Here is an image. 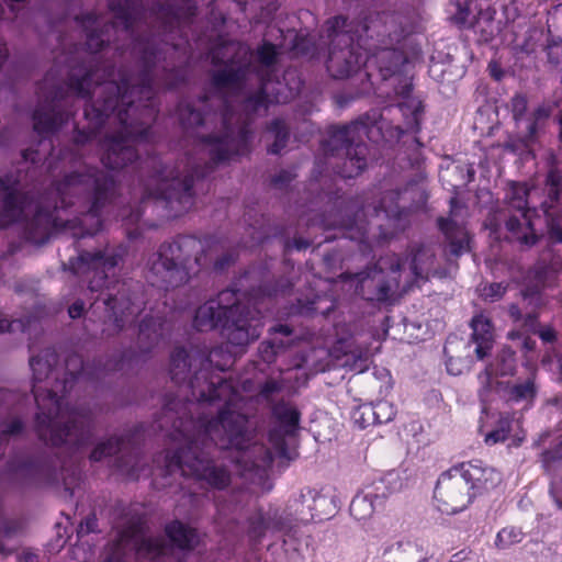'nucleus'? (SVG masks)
<instances>
[{
	"label": "nucleus",
	"instance_id": "1",
	"mask_svg": "<svg viewBox=\"0 0 562 562\" xmlns=\"http://www.w3.org/2000/svg\"><path fill=\"white\" fill-rule=\"evenodd\" d=\"M211 55L220 66L212 75L213 91L178 104L180 124L207 159L188 155L170 166L157 156L149 157L145 166L150 169L151 183L146 187L144 207L173 210L175 202L190 205L195 179L249 151L252 115L265 113L272 102L285 101L279 94L269 95L278 56L272 43L263 41L254 53L246 44L229 41L215 46Z\"/></svg>",
	"mask_w": 562,
	"mask_h": 562
},
{
	"label": "nucleus",
	"instance_id": "2",
	"mask_svg": "<svg viewBox=\"0 0 562 562\" xmlns=\"http://www.w3.org/2000/svg\"><path fill=\"white\" fill-rule=\"evenodd\" d=\"M34 131L46 138L55 134L72 115L75 100L87 99V126L76 128L74 142L83 146L98 140L101 161L112 170L135 162V145L151 139V124L158 113L156 92L116 76L111 66L100 67L95 56L87 60L71 52L55 57L53 67L37 87Z\"/></svg>",
	"mask_w": 562,
	"mask_h": 562
},
{
	"label": "nucleus",
	"instance_id": "3",
	"mask_svg": "<svg viewBox=\"0 0 562 562\" xmlns=\"http://www.w3.org/2000/svg\"><path fill=\"white\" fill-rule=\"evenodd\" d=\"M113 13L111 23H105L95 12L76 16V23L86 33L85 48L75 46L71 53L87 60L95 56L100 67L114 65L105 59V46L114 44V49L124 55L121 38L130 41L131 56L135 59L136 72L120 68L115 70L128 81L143 88L175 89L186 82L188 68L182 43L188 42L186 30L195 15L196 4L192 0H108Z\"/></svg>",
	"mask_w": 562,
	"mask_h": 562
},
{
	"label": "nucleus",
	"instance_id": "4",
	"mask_svg": "<svg viewBox=\"0 0 562 562\" xmlns=\"http://www.w3.org/2000/svg\"><path fill=\"white\" fill-rule=\"evenodd\" d=\"M192 397L199 402H224V409L216 419L200 420L196 432L184 437L186 447L175 456H166V471L172 473L180 470L182 475L205 481L209 485L223 488L229 483L228 472L213 464L209 458L213 445L221 449L235 448L239 451L237 464L243 471L255 470L262 476L266 468L274 458H288L284 434L292 432L299 424V413L286 405L278 406L274 414L280 420L281 430L269 436L271 449L259 445H250L245 415L235 411L239 395L231 381L220 376L206 380L203 371L195 373L190 381Z\"/></svg>",
	"mask_w": 562,
	"mask_h": 562
},
{
	"label": "nucleus",
	"instance_id": "5",
	"mask_svg": "<svg viewBox=\"0 0 562 562\" xmlns=\"http://www.w3.org/2000/svg\"><path fill=\"white\" fill-rule=\"evenodd\" d=\"M424 29L422 14L411 5L370 14L363 23L348 21L342 15L328 19L326 34L322 35L328 46L327 71L335 79H346L362 66L376 67L383 80L393 78L396 82L394 91L403 99L397 106L407 120V128L417 131L423 106L411 98L413 85L404 75L408 59L398 46Z\"/></svg>",
	"mask_w": 562,
	"mask_h": 562
},
{
	"label": "nucleus",
	"instance_id": "6",
	"mask_svg": "<svg viewBox=\"0 0 562 562\" xmlns=\"http://www.w3.org/2000/svg\"><path fill=\"white\" fill-rule=\"evenodd\" d=\"M55 355L45 351L43 356L32 357L33 393L38 407L37 423L40 436L53 446L64 443L82 446L87 439L85 416L64 406L56 392L45 391L40 383L48 376Z\"/></svg>",
	"mask_w": 562,
	"mask_h": 562
},
{
	"label": "nucleus",
	"instance_id": "7",
	"mask_svg": "<svg viewBox=\"0 0 562 562\" xmlns=\"http://www.w3.org/2000/svg\"><path fill=\"white\" fill-rule=\"evenodd\" d=\"M378 111L368 112L349 124L331 126L323 144L326 165L342 178H355L368 166L369 147L363 142H376L381 136Z\"/></svg>",
	"mask_w": 562,
	"mask_h": 562
},
{
	"label": "nucleus",
	"instance_id": "8",
	"mask_svg": "<svg viewBox=\"0 0 562 562\" xmlns=\"http://www.w3.org/2000/svg\"><path fill=\"white\" fill-rule=\"evenodd\" d=\"M501 474L482 462L462 463L442 473L435 488L438 509L451 515L465 509L476 493L496 486Z\"/></svg>",
	"mask_w": 562,
	"mask_h": 562
},
{
	"label": "nucleus",
	"instance_id": "9",
	"mask_svg": "<svg viewBox=\"0 0 562 562\" xmlns=\"http://www.w3.org/2000/svg\"><path fill=\"white\" fill-rule=\"evenodd\" d=\"M68 155L74 169L55 184L63 207L72 204L67 201L72 195H82L92 202L88 211H98L104 207L114 195L115 181L113 177L81 161L78 154L72 151L63 153V159H66Z\"/></svg>",
	"mask_w": 562,
	"mask_h": 562
},
{
	"label": "nucleus",
	"instance_id": "10",
	"mask_svg": "<svg viewBox=\"0 0 562 562\" xmlns=\"http://www.w3.org/2000/svg\"><path fill=\"white\" fill-rule=\"evenodd\" d=\"M202 241L195 237H183L176 243L162 245L153 261L150 271L161 280L165 289L178 286L189 279L193 266H202L198 252Z\"/></svg>",
	"mask_w": 562,
	"mask_h": 562
},
{
	"label": "nucleus",
	"instance_id": "11",
	"mask_svg": "<svg viewBox=\"0 0 562 562\" xmlns=\"http://www.w3.org/2000/svg\"><path fill=\"white\" fill-rule=\"evenodd\" d=\"M386 261L380 260L379 268L357 274H342L340 281L344 290L361 295L367 300L384 301L391 293L406 292V288H400L397 276L400 263L391 265L389 272L385 271Z\"/></svg>",
	"mask_w": 562,
	"mask_h": 562
},
{
	"label": "nucleus",
	"instance_id": "12",
	"mask_svg": "<svg viewBox=\"0 0 562 562\" xmlns=\"http://www.w3.org/2000/svg\"><path fill=\"white\" fill-rule=\"evenodd\" d=\"M260 318L239 315L238 318L226 321L223 324V336L227 339L228 345L224 352L222 348L213 349L209 356V362L214 364L218 370L224 371L234 362V358L238 355L243 347L257 339L261 328Z\"/></svg>",
	"mask_w": 562,
	"mask_h": 562
},
{
	"label": "nucleus",
	"instance_id": "13",
	"mask_svg": "<svg viewBox=\"0 0 562 562\" xmlns=\"http://www.w3.org/2000/svg\"><path fill=\"white\" fill-rule=\"evenodd\" d=\"M127 551H135L140 557L155 558L166 554L168 548L160 539L147 536L142 524H134L120 535L105 562H123Z\"/></svg>",
	"mask_w": 562,
	"mask_h": 562
},
{
	"label": "nucleus",
	"instance_id": "14",
	"mask_svg": "<svg viewBox=\"0 0 562 562\" xmlns=\"http://www.w3.org/2000/svg\"><path fill=\"white\" fill-rule=\"evenodd\" d=\"M518 213L507 221L510 237L522 245L531 246L537 240V226L547 222L548 233L555 241H562V213Z\"/></svg>",
	"mask_w": 562,
	"mask_h": 562
},
{
	"label": "nucleus",
	"instance_id": "15",
	"mask_svg": "<svg viewBox=\"0 0 562 562\" xmlns=\"http://www.w3.org/2000/svg\"><path fill=\"white\" fill-rule=\"evenodd\" d=\"M117 263L115 255L108 251L81 252L77 259L69 261V270L79 278L89 281L91 292L102 289L109 272Z\"/></svg>",
	"mask_w": 562,
	"mask_h": 562
},
{
	"label": "nucleus",
	"instance_id": "16",
	"mask_svg": "<svg viewBox=\"0 0 562 562\" xmlns=\"http://www.w3.org/2000/svg\"><path fill=\"white\" fill-rule=\"evenodd\" d=\"M428 192L422 180H412L403 189L384 191L372 211H423Z\"/></svg>",
	"mask_w": 562,
	"mask_h": 562
},
{
	"label": "nucleus",
	"instance_id": "17",
	"mask_svg": "<svg viewBox=\"0 0 562 562\" xmlns=\"http://www.w3.org/2000/svg\"><path fill=\"white\" fill-rule=\"evenodd\" d=\"M234 296L232 291H224L220 294L218 300H210L201 305L194 317V326L199 330H207L217 326H222L226 321L234 319L240 313V306L233 304L231 306L223 305Z\"/></svg>",
	"mask_w": 562,
	"mask_h": 562
},
{
	"label": "nucleus",
	"instance_id": "18",
	"mask_svg": "<svg viewBox=\"0 0 562 562\" xmlns=\"http://www.w3.org/2000/svg\"><path fill=\"white\" fill-rule=\"evenodd\" d=\"M474 168L464 162L453 161L441 168L439 178L442 184L454 194L449 200L451 211L465 207V205L460 202L458 195L474 179Z\"/></svg>",
	"mask_w": 562,
	"mask_h": 562
},
{
	"label": "nucleus",
	"instance_id": "19",
	"mask_svg": "<svg viewBox=\"0 0 562 562\" xmlns=\"http://www.w3.org/2000/svg\"><path fill=\"white\" fill-rule=\"evenodd\" d=\"M540 206L542 211H562V171L558 168V159L554 155H551L548 160Z\"/></svg>",
	"mask_w": 562,
	"mask_h": 562
},
{
	"label": "nucleus",
	"instance_id": "20",
	"mask_svg": "<svg viewBox=\"0 0 562 562\" xmlns=\"http://www.w3.org/2000/svg\"><path fill=\"white\" fill-rule=\"evenodd\" d=\"M103 303L109 311V319L117 329L133 324L140 312V303L132 301L125 293H120L119 297L109 294Z\"/></svg>",
	"mask_w": 562,
	"mask_h": 562
},
{
	"label": "nucleus",
	"instance_id": "21",
	"mask_svg": "<svg viewBox=\"0 0 562 562\" xmlns=\"http://www.w3.org/2000/svg\"><path fill=\"white\" fill-rule=\"evenodd\" d=\"M0 199L3 202L2 211H25L32 207L22 191L21 180L13 173L0 177Z\"/></svg>",
	"mask_w": 562,
	"mask_h": 562
},
{
	"label": "nucleus",
	"instance_id": "22",
	"mask_svg": "<svg viewBox=\"0 0 562 562\" xmlns=\"http://www.w3.org/2000/svg\"><path fill=\"white\" fill-rule=\"evenodd\" d=\"M378 491L379 487L369 490L353 497L350 504V513L355 519L366 521L383 506L386 495L384 493L380 494Z\"/></svg>",
	"mask_w": 562,
	"mask_h": 562
},
{
	"label": "nucleus",
	"instance_id": "23",
	"mask_svg": "<svg viewBox=\"0 0 562 562\" xmlns=\"http://www.w3.org/2000/svg\"><path fill=\"white\" fill-rule=\"evenodd\" d=\"M471 327L472 339L476 344V357L483 359L493 347L494 334L491 322L485 315L477 314L472 318Z\"/></svg>",
	"mask_w": 562,
	"mask_h": 562
},
{
	"label": "nucleus",
	"instance_id": "24",
	"mask_svg": "<svg viewBox=\"0 0 562 562\" xmlns=\"http://www.w3.org/2000/svg\"><path fill=\"white\" fill-rule=\"evenodd\" d=\"M72 218H67L65 226L59 229L69 231L74 237L82 238L93 235L102 227V213H72Z\"/></svg>",
	"mask_w": 562,
	"mask_h": 562
},
{
	"label": "nucleus",
	"instance_id": "25",
	"mask_svg": "<svg viewBox=\"0 0 562 562\" xmlns=\"http://www.w3.org/2000/svg\"><path fill=\"white\" fill-rule=\"evenodd\" d=\"M515 369V357L514 352L509 349H505L498 356L495 368L490 367L483 374H480L479 379L481 384L483 385V390L481 391V398L484 403L486 401V393L488 389L493 387L492 383V374L499 375H509L513 374Z\"/></svg>",
	"mask_w": 562,
	"mask_h": 562
},
{
	"label": "nucleus",
	"instance_id": "26",
	"mask_svg": "<svg viewBox=\"0 0 562 562\" xmlns=\"http://www.w3.org/2000/svg\"><path fill=\"white\" fill-rule=\"evenodd\" d=\"M439 226L449 240L450 250L453 255L458 256L468 249L469 235L463 226L458 225L457 222L450 217H441L439 220Z\"/></svg>",
	"mask_w": 562,
	"mask_h": 562
},
{
	"label": "nucleus",
	"instance_id": "27",
	"mask_svg": "<svg viewBox=\"0 0 562 562\" xmlns=\"http://www.w3.org/2000/svg\"><path fill=\"white\" fill-rule=\"evenodd\" d=\"M496 393L505 397L509 402H531L536 395V386L532 378H528L520 383L512 385H504L503 383L496 384Z\"/></svg>",
	"mask_w": 562,
	"mask_h": 562
},
{
	"label": "nucleus",
	"instance_id": "28",
	"mask_svg": "<svg viewBox=\"0 0 562 562\" xmlns=\"http://www.w3.org/2000/svg\"><path fill=\"white\" fill-rule=\"evenodd\" d=\"M530 189L524 182H509L505 189L504 201L513 211H537L529 205Z\"/></svg>",
	"mask_w": 562,
	"mask_h": 562
},
{
	"label": "nucleus",
	"instance_id": "29",
	"mask_svg": "<svg viewBox=\"0 0 562 562\" xmlns=\"http://www.w3.org/2000/svg\"><path fill=\"white\" fill-rule=\"evenodd\" d=\"M547 116L548 112L543 108H538L532 111L527 119L520 122V126H517V135L525 147H529L536 143L539 122Z\"/></svg>",
	"mask_w": 562,
	"mask_h": 562
},
{
	"label": "nucleus",
	"instance_id": "30",
	"mask_svg": "<svg viewBox=\"0 0 562 562\" xmlns=\"http://www.w3.org/2000/svg\"><path fill=\"white\" fill-rule=\"evenodd\" d=\"M166 532L170 541L179 549H191L198 543L195 530L179 521L168 525Z\"/></svg>",
	"mask_w": 562,
	"mask_h": 562
},
{
	"label": "nucleus",
	"instance_id": "31",
	"mask_svg": "<svg viewBox=\"0 0 562 562\" xmlns=\"http://www.w3.org/2000/svg\"><path fill=\"white\" fill-rule=\"evenodd\" d=\"M360 413L371 416L366 419L367 424H384L394 418L396 409L392 403L387 401H379L373 405H362Z\"/></svg>",
	"mask_w": 562,
	"mask_h": 562
},
{
	"label": "nucleus",
	"instance_id": "32",
	"mask_svg": "<svg viewBox=\"0 0 562 562\" xmlns=\"http://www.w3.org/2000/svg\"><path fill=\"white\" fill-rule=\"evenodd\" d=\"M268 132L273 136V143L269 147V153L278 155L285 148L290 139V127L282 119H274L268 125Z\"/></svg>",
	"mask_w": 562,
	"mask_h": 562
},
{
	"label": "nucleus",
	"instance_id": "33",
	"mask_svg": "<svg viewBox=\"0 0 562 562\" xmlns=\"http://www.w3.org/2000/svg\"><path fill=\"white\" fill-rule=\"evenodd\" d=\"M448 12L451 22L460 29H470L474 25L468 0H449Z\"/></svg>",
	"mask_w": 562,
	"mask_h": 562
},
{
	"label": "nucleus",
	"instance_id": "34",
	"mask_svg": "<svg viewBox=\"0 0 562 562\" xmlns=\"http://www.w3.org/2000/svg\"><path fill=\"white\" fill-rule=\"evenodd\" d=\"M192 367V359L184 349H177L171 356L170 373L173 380L181 381Z\"/></svg>",
	"mask_w": 562,
	"mask_h": 562
},
{
	"label": "nucleus",
	"instance_id": "35",
	"mask_svg": "<svg viewBox=\"0 0 562 562\" xmlns=\"http://www.w3.org/2000/svg\"><path fill=\"white\" fill-rule=\"evenodd\" d=\"M434 257L426 250H419L412 260V271L416 278V282L419 279H427L430 272Z\"/></svg>",
	"mask_w": 562,
	"mask_h": 562
},
{
	"label": "nucleus",
	"instance_id": "36",
	"mask_svg": "<svg viewBox=\"0 0 562 562\" xmlns=\"http://www.w3.org/2000/svg\"><path fill=\"white\" fill-rule=\"evenodd\" d=\"M522 533L520 530L509 527L503 528L496 536L495 544L499 549H505L516 542L521 541Z\"/></svg>",
	"mask_w": 562,
	"mask_h": 562
},
{
	"label": "nucleus",
	"instance_id": "37",
	"mask_svg": "<svg viewBox=\"0 0 562 562\" xmlns=\"http://www.w3.org/2000/svg\"><path fill=\"white\" fill-rule=\"evenodd\" d=\"M527 98L524 94L516 93L510 100V110L513 117L516 122V126H520V122L527 119Z\"/></svg>",
	"mask_w": 562,
	"mask_h": 562
},
{
	"label": "nucleus",
	"instance_id": "38",
	"mask_svg": "<svg viewBox=\"0 0 562 562\" xmlns=\"http://www.w3.org/2000/svg\"><path fill=\"white\" fill-rule=\"evenodd\" d=\"M509 432V418H501L499 426L485 434V442L487 445H495L497 442L504 441Z\"/></svg>",
	"mask_w": 562,
	"mask_h": 562
},
{
	"label": "nucleus",
	"instance_id": "39",
	"mask_svg": "<svg viewBox=\"0 0 562 562\" xmlns=\"http://www.w3.org/2000/svg\"><path fill=\"white\" fill-rule=\"evenodd\" d=\"M117 439H110L108 442H102L95 447V449L92 451L90 458L93 461H99L105 456H110L112 453H115L117 451Z\"/></svg>",
	"mask_w": 562,
	"mask_h": 562
},
{
	"label": "nucleus",
	"instance_id": "40",
	"mask_svg": "<svg viewBox=\"0 0 562 562\" xmlns=\"http://www.w3.org/2000/svg\"><path fill=\"white\" fill-rule=\"evenodd\" d=\"M161 322L153 318H145L139 324V335L145 338H151V333L156 337L160 335Z\"/></svg>",
	"mask_w": 562,
	"mask_h": 562
},
{
	"label": "nucleus",
	"instance_id": "41",
	"mask_svg": "<svg viewBox=\"0 0 562 562\" xmlns=\"http://www.w3.org/2000/svg\"><path fill=\"white\" fill-rule=\"evenodd\" d=\"M506 288L503 286L501 283H492L490 285L484 286L482 291V295L485 299H488L491 301L498 300L503 296L505 293Z\"/></svg>",
	"mask_w": 562,
	"mask_h": 562
},
{
	"label": "nucleus",
	"instance_id": "42",
	"mask_svg": "<svg viewBox=\"0 0 562 562\" xmlns=\"http://www.w3.org/2000/svg\"><path fill=\"white\" fill-rule=\"evenodd\" d=\"M293 178L294 175L290 170H281L272 177L271 183L274 188L283 189L290 184Z\"/></svg>",
	"mask_w": 562,
	"mask_h": 562
},
{
	"label": "nucleus",
	"instance_id": "43",
	"mask_svg": "<svg viewBox=\"0 0 562 562\" xmlns=\"http://www.w3.org/2000/svg\"><path fill=\"white\" fill-rule=\"evenodd\" d=\"M24 161H31L32 164H36L41 160L40 151L37 149H25L22 153Z\"/></svg>",
	"mask_w": 562,
	"mask_h": 562
},
{
	"label": "nucleus",
	"instance_id": "44",
	"mask_svg": "<svg viewBox=\"0 0 562 562\" xmlns=\"http://www.w3.org/2000/svg\"><path fill=\"white\" fill-rule=\"evenodd\" d=\"M488 71L492 78L496 81H501L504 77V70L495 63H491L488 65Z\"/></svg>",
	"mask_w": 562,
	"mask_h": 562
},
{
	"label": "nucleus",
	"instance_id": "45",
	"mask_svg": "<svg viewBox=\"0 0 562 562\" xmlns=\"http://www.w3.org/2000/svg\"><path fill=\"white\" fill-rule=\"evenodd\" d=\"M83 303L81 302H75L72 305L69 306L68 313L71 318L80 317L83 312Z\"/></svg>",
	"mask_w": 562,
	"mask_h": 562
},
{
	"label": "nucleus",
	"instance_id": "46",
	"mask_svg": "<svg viewBox=\"0 0 562 562\" xmlns=\"http://www.w3.org/2000/svg\"><path fill=\"white\" fill-rule=\"evenodd\" d=\"M50 33L56 37V40L59 41L60 46L63 47V50L65 49V46L67 45L66 40L61 38L60 36V30L58 29V25L54 22L49 24Z\"/></svg>",
	"mask_w": 562,
	"mask_h": 562
},
{
	"label": "nucleus",
	"instance_id": "47",
	"mask_svg": "<svg viewBox=\"0 0 562 562\" xmlns=\"http://www.w3.org/2000/svg\"><path fill=\"white\" fill-rule=\"evenodd\" d=\"M355 100V97L353 95H349V94H339L336 97V101H337V104L340 106V108H346L350 104V102H352Z\"/></svg>",
	"mask_w": 562,
	"mask_h": 562
},
{
	"label": "nucleus",
	"instance_id": "48",
	"mask_svg": "<svg viewBox=\"0 0 562 562\" xmlns=\"http://www.w3.org/2000/svg\"><path fill=\"white\" fill-rule=\"evenodd\" d=\"M295 48L300 49L303 54L311 55V56L316 55L317 50H318V48L315 45H313L312 47H308L301 43H296Z\"/></svg>",
	"mask_w": 562,
	"mask_h": 562
},
{
	"label": "nucleus",
	"instance_id": "49",
	"mask_svg": "<svg viewBox=\"0 0 562 562\" xmlns=\"http://www.w3.org/2000/svg\"><path fill=\"white\" fill-rule=\"evenodd\" d=\"M361 406L358 408V411L355 413L353 417L356 423H360L361 427H367L370 424H367L366 419L370 418V415H363L360 413Z\"/></svg>",
	"mask_w": 562,
	"mask_h": 562
},
{
	"label": "nucleus",
	"instance_id": "50",
	"mask_svg": "<svg viewBox=\"0 0 562 562\" xmlns=\"http://www.w3.org/2000/svg\"><path fill=\"white\" fill-rule=\"evenodd\" d=\"M540 337L544 341H551L554 338V331L550 328L540 331Z\"/></svg>",
	"mask_w": 562,
	"mask_h": 562
},
{
	"label": "nucleus",
	"instance_id": "51",
	"mask_svg": "<svg viewBox=\"0 0 562 562\" xmlns=\"http://www.w3.org/2000/svg\"><path fill=\"white\" fill-rule=\"evenodd\" d=\"M548 271L547 270H543L541 268H539L537 271H536V278L538 280V282L540 283H543L546 282L547 280V276H548Z\"/></svg>",
	"mask_w": 562,
	"mask_h": 562
},
{
	"label": "nucleus",
	"instance_id": "52",
	"mask_svg": "<svg viewBox=\"0 0 562 562\" xmlns=\"http://www.w3.org/2000/svg\"><path fill=\"white\" fill-rule=\"evenodd\" d=\"M9 322L2 317V314L0 313V333H3L10 328Z\"/></svg>",
	"mask_w": 562,
	"mask_h": 562
},
{
	"label": "nucleus",
	"instance_id": "53",
	"mask_svg": "<svg viewBox=\"0 0 562 562\" xmlns=\"http://www.w3.org/2000/svg\"><path fill=\"white\" fill-rule=\"evenodd\" d=\"M24 560H25V562H38V557L33 553H26L24 555Z\"/></svg>",
	"mask_w": 562,
	"mask_h": 562
},
{
	"label": "nucleus",
	"instance_id": "54",
	"mask_svg": "<svg viewBox=\"0 0 562 562\" xmlns=\"http://www.w3.org/2000/svg\"><path fill=\"white\" fill-rule=\"evenodd\" d=\"M128 222L130 223H135V224L138 225V223H139V213H130Z\"/></svg>",
	"mask_w": 562,
	"mask_h": 562
},
{
	"label": "nucleus",
	"instance_id": "55",
	"mask_svg": "<svg viewBox=\"0 0 562 562\" xmlns=\"http://www.w3.org/2000/svg\"><path fill=\"white\" fill-rule=\"evenodd\" d=\"M551 493H552V495H553L558 506L560 508H562V499L559 497L558 492L555 491V488H552Z\"/></svg>",
	"mask_w": 562,
	"mask_h": 562
},
{
	"label": "nucleus",
	"instance_id": "56",
	"mask_svg": "<svg viewBox=\"0 0 562 562\" xmlns=\"http://www.w3.org/2000/svg\"><path fill=\"white\" fill-rule=\"evenodd\" d=\"M509 312H510V315H512L514 318H518V316H519V310H518V307H517V306H512V307H510V310H509Z\"/></svg>",
	"mask_w": 562,
	"mask_h": 562
},
{
	"label": "nucleus",
	"instance_id": "57",
	"mask_svg": "<svg viewBox=\"0 0 562 562\" xmlns=\"http://www.w3.org/2000/svg\"><path fill=\"white\" fill-rule=\"evenodd\" d=\"M533 344H535V342H533V341H531L530 339H525V340H524V347H525L526 349H528V350L533 348Z\"/></svg>",
	"mask_w": 562,
	"mask_h": 562
},
{
	"label": "nucleus",
	"instance_id": "58",
	"mask_svg": "<svg viewBox=\"0 0 562 562\" xmlns=\"http://www.w3.org/2000/svg\"><path fill=\"white\" fill-rule=\"evenodd\" d=\"M25 0H11V5H10V9L12 12H14L16 10V4L18 3H21V2H24Z\"/></svg>",
	"mask_w": 562,
	"mask_h": 562
},
{
	"label": "nucleus",
	"instance_id": "59",
	"mask_svg": "<svg viewBox=\"0 0 562 562\" xmlns=\"http://www.w3.org/2000/svg\"><path fill=\"white\" fill-rule=\"evenodd\" d=\"M127 236L130 238H136L138 236V233L137 232H133L131 229H127Z\"/></svg>",
	"mask_w": 562,
	"mask_h": 562
},
{
	"label": "nucleus",
	"instance_id": "60",
	"mask_svg": "<svg viewBox=\"0 0 562 562\" xmlns=\"http://www.w3.org/2000/svg\"><path fill=\"white\" fill-rule=\"evenodd\" d=\"M252 532H254L256 536H260V535H261V530H260L258 527H256V526H254V528H252Z\"/></svg>",
	"mask_w": 562,
	"mask_h": 562
},
{
	"label": "nucleus",
	"instance_id": "61",
	"mask_svg": "<svg viewBox=\"0 0 562 562\" xmlns=\"http://www.w3.org/2000/svg\"><path fill=\"white\" fill-rule=\"evenodd\" d=\"M508 337L510 339H515L516 337H519V335L517 333H515V331H512V333L508 334Z\"/></svg>",
	"mask_w": 562,
	"mask_h": 562
},
{
	"label": "nucleus",
	"instance_id": "62",
	"mask_svg": "<svg viewBox=\"0 0 562 562\" xmlns=\"http://www.w3.org/2000/svg\"><path fill=\"white\" fill-rule=\"evenodd\" d=\"M3 14H4V5L2 3H0V19L2 18Z\"/></svg>",
	"mask_w": 562,
	"mask_h": 562
},
{
	"label": "nucleus",
	"instance_id": "63",
	"mask_svg": "<svg viewBox=\"0 0 562 562\" xmlns=\"http://www.w3.org/2000/svg\"><path fill=\"white\" fill-rule=\"evenodd\" d=\"M33 211L40 212V211H45V210L42 206L36 205Z\"/></svg>",
	"mask_w": 562,
	"mask_h": 562
},
{
	"label": "nucleus",
	"instance_id": "64",
	"mask_svg": "<svg viewBox=\"0 0 562 562\" xmlns=\"http://www.w3.org/2000/svg\"><path fill=\"white\" fill-rule=\"evenodd\" d=\"M418 562H429V560L427 558H424V559L419 560Z\"/></svg>",
	"mask_w": 562,
	"mask_h": 562
}]
</instances>
